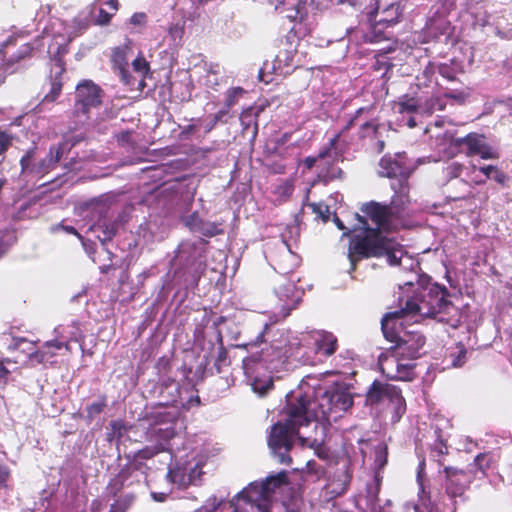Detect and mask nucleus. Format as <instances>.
Here are the masks:
<instances>
[{
  "label": "nucleus",
  "instance_id": "4c0bfd02",
  "mask_svg": "<svg viewBox=\"0 0 512 512\" xmlns=\"http://www.w3.org/2000/svg\"><path fill=\"white\" fill-rule=\"evenodd\" d=\"M374 464L378 470L383 469L388 462V447L385 443H380L375 447Z\"/></svg>",
  "mask_w": 512,
  "mask_h": 512
},
{
  "label": "nucleus",
  "instance_id": "8fccbe9b",
  "mask_svg": "<svg viewBox=\"0 0 512 512\" xmlns=\"http://www.w3.org/2000/svg\"><path fill=\"white\" fill-rule=\"evenodd\" d=\"M438 72L443 78L447 79L448 81L452 82L457 80L455 69L448 64L439 65Z\"/></svg>",
  "mask_w": 512,
  "mask_h": 512
},
{
  "label": "nucleus",
  "instance_id": "9b49d317",
  "mask_svg": "<svg viewBox=\"0 0 512 512\" xmlns=\"http://www.w3.org/2000/svg\"><path fill=\"white\" fill-rule=\"evenodd\" d=\"M452 144L468 157L479 155L485 160L499 158V153L486 142L483 134L471 132L464 137L455 138Z\"/></svg>",
  "mask_w": 512,
  "mask_h": 512
},
{
  "label": "nucleus",
  "instance_id": "c756f323",
  "mask_svg": "<svg viewBox=\"0 0 512 512\" xmlns=\"http://www.w3.org/2000/svg\"><path fill=\"white\" fill-rule=\"evenodd\" d=\"M195 216L196 212H194V227H196L203 236L213 237L224 233V229L221 227V224L215 222H205L202 220L196 222Z\"/></svg>",
  "mask_w": 512,
  "mask_h": 512
},
{
  "label": "nucleus",
  "instance_id": "f03ea898",
  "mask_svg": "<svg viewBox=\"0 0 512 512\" xmlns=\"http://www.w3.org/2000/svg\"><path fill=\"white\" fill-rule=\"evenodd\" d=\"M355 217L359 225L353 228V234L349 238V271H356L359 262L370 258L385 257L389 265H400L404 255L403 246L395 238L384 235L379 228L369 227L365 217L357 213Z\"/></svg>",
  "mask_w": 512,
  "mask_h": 512
},
{
  "label": "nucleus",
  "instance_id": "39448f33",
  "mask_svg": "<svg viewBox=\"0 0 512 512\" xmlns=\"http://www.w3.org/2000/svg\"><path fill=\"white\" fill-rule=\"evenodd\" d=\"M295 403L302 404V414L310 412L313 415L309 418L312 421H336L353 405V397L345 390L333 388L323 391L319 389L309 393H299L291 396Z\"/></svg>",
  "mask_w": 512,
  "mask_h": 512
},
{
  "label": "nucleus",
  "instance_id": "69168bd1",
  "mask_svg": "<svg viewBox=\"0 0 512 512\" xmlns=\"http://www.w3.org/2000/svg\"><path fill=\"white\" fill-rule=\"evenodd\" d=\"M129 503L126 501H117L110 506L108 512H127Z\"/></svg>",
  "mask_w": 512,
  "mask_h": 512
},
{
  "label": "nucleus",
  "instance_id": "680f3d73",
  "mask_svg": "<svg viewBox=\"0 0 512 512\" xmlns=\"http://www.w3.org/2000/svg\"><path fill=\"white\" fill-rule=\"evenodd\" d=\"M58 229H61L68 234L75 235L79 239H82V235L73 226L63 225L62 223H60L52 227V231L54 232L57 231Z\"/></svg>",
  "mask_w": 512,
  "mask_h": 512
},
{
  "label": "nucleus",
  "instance_id": "2f4dec72",
  "mask_svg": "<svg viewBox=\"0 0 512 512\" xmlns=\"http://www.w3.org/2000/svg\"><path fill=\"white\" fill-rule=\"evenodd\" d=\"M215 150L213 148H200L194 150V164L200 163L204 167H213L216 162Z\"/></svg>",
  "mask_w": 512,
  "mask_h": 512
},
{
  "label": "nucleus",
  "instance_id": "c03bdc74",
  "mask_svg": "<svg viewBox=\"0 0 512 512\" xmlns=\"http://www.w3.org/2000/svg\"><path fill=\"white\" fill-rule=\"evenodd\" d=\"M133 70L141 76H146L150 71V65L143 55L137 56L132 61Z\"/></svg>",
  "mask_w": 512,
  "mask_h": 512
},
{
  "label": "nucleus",
  "instance_id": "e433bc0d",
  "mask_svg": "<svg viewBox=\"0 0 512 512\" xmlns=\"http://www.w3.org/2000/svg\"><path fill=\"white\" fill-rule=\"evenodd\" d=\"M246 93L247 92L242 87H233L228 89L225 95V107H227V109L232 108Z\"/></svg>",
  "mask_w": 512,
  "mask_h": 512
},
{
  "label": "nucleus",
  "instance_id": "ea45409f",
  "mask_svg": "<svg viewBox=\"0 0 512 512\" xmlns=\"http://www.w3.org/2000/svg\"><path fill=\"white\" fill-rule=\"evenodd\" d=\"M164 449V445L158 443L152 446H145L144 448L138 450L135 453V455L141 460H149L152 459L154 456L158 455L159 453L163 452Z\"/></svg>",
  "mask_w": 512,
  "mask_h": 512
},
{
  "label": "nucleus",
  "instance_id": "bf43d9fd",
  "mask_svg": "<svg viewBox=\"0 0 512 512\" xmlns=\"http://www.w3.org/2000/svg\"><path fill=\"white\" fill-rule=\"evenodd\" d=\"M333 222L335 223V225L337 226V228L339 230H342L343 231V236L344 237H349L353 234V228L350 229L348 227H346L343 223V221L338 217V215L335 213L334 216H333Z\"/></svg>",
  "mask_w": 512,
  "mask_h": 512
},
{
  "label": "nucleus",
  "instance_id": "6e6d98bb",
  "mask_svg": "<svg viewBox=\"0 0 512 512\" xmlns=\"http://www.w3.org/2000/svg\"><path fill=\"white\" fill-rule=\"evenodd\" d=\"M221 502L217 501L216 497L209 498L205 505L200 507L194 512H215V510L220 506Z\"/></svg>",
  "mask_w": 512,
  "mask_h": 512
},
{
  "label": "nucleus",
  "instance_id": "ddd939ff",
  "mask_svg": "<svg viewBox=\"0 0 512 512\" xmlns=\"http://www.w3.org/2000/svg\"><path fill=\"white\" fill-rule=\"evenodd\" d=\"M379 174L382 177L395 178L393 184L407 183L411 174V169L406 163V157L397 154L395 157L385 155L379 162Z\"/></svg>",
  "mask_w": 512,
  "mask_h": 512
},
{
  "label": "nucleus",
  "instance_id": "f257e3e1",
  "mask_svg": "<svg viewBox=\"0 0 512 512\" xmlns=\"http://www.w3.org/2000/svg\"><path fill=\"white\" fill-rule=\"evenodd\" d=\"M399 290L398 313L437 318L452 327L458 326L459 311L449 299L451 294L445 285L434 282L428 275H419L416 282H406Z\"/></svg>",
  "mask_w": 512,
  "mask_h": 512
},
{
  "label": "nucleus",
  "instance_id": "3c124183",
  "mask_svg": "<svg viewBox=\"0 0 512 512\" xmlns=\"http://www.w3.org/2000/svg\"><path fill=\"white\" fill-rule=\"evenodd\" d=\"M466 354H467V350L464 346H460L459 349H458V352L457 354H451V358H452V365L454 367H461L465 361H466Z\"/></svg>",
  "mask_w": 512,
  "mask_h": 512
},
{
  "label": "nucleus",
  "instance_id": "79ce46f5",
  "mask_svg": "<svg viewBox=\"0 0 512 512\" xmlns=\"http://www.w3.org/2000/svg\"><path fill=\"white\" fill-rule=\"evenodd\" d=\"M36 153V147H32L20 159L22 173L34 174V164H32Z\"/></svg>",
  "mask_w": 512,
  "mask_h": 512
},
{
  "label": "nucleus",
  "instance_id": "dca6fc26",
  "mask_svg": "<svg viewBox=\"0 0 512 512\" xmlns=\"http://www.w3.org/2000/svg\"><path fill=\"white\" fill-rule=\"evenodd\" d=\"M313 347L316 355L325 359L333 356L339 348L338 338L332 332L320 330L312 333Z\"/></svg>",
  "mask_w": 512,
  "mask_h": 512
},
{
  "label": "nucleus",
  "instance_id": "5fc2aeb1",
  "mask_svg": "<svg viewBox=\"0 0 512 512\" xmlns=\"http://www.w3.org/2000/svg\"><path fill=\"white\" fill-rule=\"evenodd\" d=\"M375 484L374 486H369L367 488V496L372 500V501H378V495H379V492H380V487H381V478L379 477L378 474L375 475Z\"/></svg>",
  "mask_w": 512,
  "mask_h": 512
},
{
  "label": "nucleus",
  "instance_id": "2eb2a0df",
  "mask_svg": "<svg viewBox=\"0 0 512 512\" xmlns=\"http://www.w3.org/2000/svg\"><path fill=\"white\" fill-rule=\"evenodd\" d=\"M361 211L379 228L380 231L386 230L394 221H396L388 205L371 201L361 207Z\"/></svg>",
  "mask_w": 512,
  "mask_h": 512
},
{
  "label": "nucleus",
  "instance_id": "aec40b11",
  "mask_svg": "<svg viewBox=\"0 0 512 512\" xmlns=\"http://www.w3.org/2000/svg\"><path fill=\"white\" fill-rule=\"evenodd\" d=\"M263 110V106H250L241 112L239 119L243 134L251 133L252 138L257 136L258 118Z\"/></svg>",
  "mask_w": 512,
  "mask_h": 512
},
{
  "label": "nucleus",
  "instance_id": "7ed1b4c3",
  "mask_svg": "<svg viewBox=\"0 0 512 512\" xmlns=\"http://www.w3.org/2000/svg\"><path fill=\"white\" fill-rule=\"evenodd\" d=\"M194 321L197 327L194 330V349L199 348L196 356L197 373L202 378L207 367L212 363L217 373L227 361L228 352L222 341V334L218 325L223 317H217L206 308L194 309Z\"/></svg>",
  "mask_w": 512,
  "mask_h": 512
},
{
  "label": "nucleus",
  "instance_id": "b1692460",
  "mask_svg": "<svg viewBox=\"0 0 512 512\" xmlns=\"http://www.w3.org/2000/svg\"><path fill=\"white\" fill-rule=\"evenodd\" d=\"M435 434L437 439L429 448V457L436 462L439 467H445V457L449 454L447 440L441 435V430L436 428Z\"/></svg>",
  "mask_w": 512,
  "mask_h": 512
},
{
  "label": "nucleus",
  "instance_id": "423d86ee",
  "mask_svg": "<svg viewBox=\"0 0 512 512\" xmlns=\"http://www.w3.org/2000/svg\"><path fill=\"white\" fill-rule=\"evenodd\" d=\"M406 317L409 316L398 313V310L388 312L381 320V329L384 338L394 343L393 352L409 361H414L424 354L426 337L420 331L404 329L399 321Z\"/></svg>",
  "mask_w": 512,
  "mask_h": 512
},
{
  "label": "nucleus",
  "instance_id": "9d476101",
  "mask_svg": "<svg viewBox=\"0 0 512 512\" xmlns=\"http://www.w3.org/2000/svg\"><path fill=\"white\" fill-rule=\"evenodd\" d=\"M379 365L382 374L390 380L413 381L417 376L416 364L398 356L395 352L384 358L380 357Z\"/></svg>",
  "mask_w": 512,
  "mask_h": 512
},
{
  "label": "nucleus",
  "instance_id": "49530a36",
  "mask_svg": "<svg viewBox=\"0 0 512 512\" xmlns=\"http://www.w3.org/2000/svg\"><path fill=\"white\" fill-rule=\"evenodd\" d=\"M14 136L12 133L0 129V156L4 155L12 146Z\"/></svg>",
  "mask_w": 512,
  "mask_h": 512
},
{
  "label": "nucleus",
  "instance_id": "72a5a7b5",
  "mask_svg": "<svg viewBox=\"0 0 512 512\" xmlns=\"http://www.w3.org/2000/svg\"><path fill=\"white\" fill-rule=\"evenodd\" d=\"M68 53V45L60 44L57 47V50L52 54L51 60L54 62V65L58 68L56 75L62 76L66 71V63L64 60V56Z\"/></svg>",
  "mask_w": 512,
  "mask_h": 512
},
{
  "label": "nucleus",
  "instance_id": "f704fd0d",
  "mask_svg": "<svg viewBox=\"0 0 512 512\" xmlns=\"http://www.w3.org/2000/svg\"><path fill=\"white\" fill-rule=\"evenodd\" d=\"M379 127V123L374 119L365 120L362 123H359V138L366 139L376 137Z\"/></svg>",
  "mask_w": 512,
  "mask_h": 512
},
{
  "label": "nucleus",
  "instance_id": "6e6552de",
  "mask_svg": "<svg viewBox=\"0 0 512 512\" xmlns=\"http://www.w3.org/2000/svg\"><path fill=\"white\" fill-rule=\"evenodd\" d=\"M366 404L384 405L391 414L392 422H398L406 412V401L399 387L374 380L366 393Z\"/></svg>",
  "mask_w": 512,
  "mask_h": 512
},
{
  "label": "nucleus",
  "instance_id": "393cba45",
  "mask_svg": "<svg viewBox=\"0 0 512 512\" xmlns=\"http://www.w3.org/2000/svg\"><path fill=\"white\" fill-rule=\"evenodd\" d=\"M386 13H393L394 16H387L384 18H381L372 28V35L370 36L371 42H379L383 39H388V36L384 34L382 31V28L385 27H392L398 22V13L397 8H394L393 6L389 7L386 11Z\"/></svg>",
  "mask_w": 512,
  "mask_h": 512
},
{
  "label": "nucleus",
  "instance_id": "338daca9",
  "mask_svg": "<svg viewBox=\"0 0 512 512\" xmlns=\"http://www.w3.org/2000/svg\"><path fill=\"white\" fill-rule=\"evenodd\" d=\"M130 22L134 25H142L146 22V15L144 13H135L131 16Z\"/></svg>",
  "mask_w": 512,
  "mask_h": 512
},
{
  "label": "nucleus",
  "instance_id": "473e14b6",
  "mask_svg": "<svg viewBox=\"0 0 512 512\" xmlns=\"http://www.w3.org/2000/svg\"><path fill=\"white\" fill-rule=\"evenodd\" d=\"M251 387L254 392L258 393L260 396H264L274 388L273 379L270 375L263 378L254 377L251 382Z\"/></svg>",
  "mask_w": 512,
  "mask_h": 512
},
{
  "label": "nucleus",
  "instance_id": "e2e57ef3",
  "mask_svg": "<svg viewBox=\"0 0 512 512\" xmlns=\"http://www.w3.org/2000/svg\"><path fill=\"white\" fill-rule=\"evenodd\" d=\"M436 72V66L434 63L432 62H428V64L426 65V67L424 68L423 72H422V78L428 82L431 81L432 77L434 76Z\"/></svg>",
  "mask_w": 512,
  "mask_h": 512
},
{
  "label": "nucleus",
  "instance_id": "09e8293b",
  "mask_svg": "<svg viewBox=\"0 0 512 512\" xmlns=\"http://www.w3.org/2000/svg\"><path fill=\"white\" fill-rule=\"evenodd\" d=\"M464 170V165L459 162H452L445 168L446 176L449 179L458 178Z\"/></svg>",
  "mask_w": 512,
  "mask_h": 512
},
{
  "label": "nucleus",
  "instance_id": "5701e85b",
  "mask_svg": "<svg viewBox=\"0 0 512 512\" xmlns=\"http://www.w3.org/2000/svg\"><path fill=\"white\" fill-rule=\"evenodd\" d=\"M136 474L137 473L134 470H132L130 465L126 463L115 475V477L109 481L107 485V490L113 497H116L122 491L125 485L133 484V482H128V480L131 477L136 476Z\"/></svg>",
  "mask_w": 512,
  "mask_h": 512
},
{
  "label": "nucleus",
  "instance_id": "a18cd8bd",
  "mask_svg": "<svg viewBox=\"0 0 512 512\" xmlns=\"http://www.w3.org/2000/svg\"><path fill=\"white\" fill-rule=\"evenodd\" d=\"M127 463L130 465L132 470H134L136 473H140L143 476V478L146 479L149 467L144 462V460H141L134 454Z\"/></svg>",
  "mask_w": 512,
  "mask_h": 512
},
{
  "label": "nucleus",
  "instance_id": "4d7b16f0",
  "mask_svg": "<svg viewBox=\"0 0 512 512\" xmlns=\"http://www.w3.org/2000/svg\"><path fill=\"white\" fill-rule=\"evenodd\" d=\"M169 35L173 41H180L184 35V25L179 23L172 25L169 28Z\"/></svg>",
  "mask_w": 512,
  "mask_h": 512
},
{
  "label": "nucleus",
  "instance_id": "6ab92c4d",
  "mask_svg": "<svg viewBox=\"0 0 512 512\" xmlns=\"http://www.w3.org/2000/svg\"><path fill=\"white\" fill-rule=\"evenodd\" d=\"M64 149L65 143L51 146L48 154L38 163L34 164V174L43 176L55 169L63 156Z\"/></svg>",
  "mask_w": 512,
  "mask_h": 512
},
{
  "label": "nucleus",
  "instance_id": "37998d69",
  "mask_svg": "<svg viewBox=\"0 0 512 512\" xmlns=\"http://www.w3.org/2000/svg\"><path fill=\"white\" fill-rule=\"evenodd\" d=\"M490 464H491V456L488 453H479L474 458V464L473 465L475 467V471L472 470L474 472V475L476 476V472L477 471H479L483 475H485L487 469L490 468Z\"/></svg>",
  "mask_w": 512,
  "mask_h": 512
},
{
  "label": "nucleus",
  "instance_id": "13d9d810",
  "mask_svg": "<svg viewBox=\"0 0 512 512\" xmlns=\"http://www.w3.org/2000/svg\"><path fill=\"white\" fill-rule=\"evenodd\" d=\"M118 225L116 223H110L104 226L103 234L104 241H110L117 234Z\"/></svg>",
  "mask_w": 512,
  "mask_h": 512
},
{
  "label": "nucleus",
  "instance_id": "a211bd4d",
  "mask_svg": "<svg viewBox=\"0 0 512 512\" xmlns=\"http://www.w3.org/2000/svg\"><path fill=\"white\" fill-rule=\"evenodd\" d=\"M352 477L353 471L348 464L341 472L336 473L333 478L329 480L326 486L327 493L331 495L332 498L342 496L347 492Z\"/></svg>",
  "mask_w": 512,
  "mask_h": 512
},
{
  "label": "nucleus",
  "instance_id": "0e129e2a",
  "mask_svg": "<svg viewBox=\"0 0 512 512\" xmlns=\"http://www.w3.org/2000/svg\"><path fill=\"white\" fill-rule=\"evenodd\" d=\"M111 18H112V14L101 8L99 10V14L96 19V23L99 25H107L110 23Z\"/></svg>",
  "mask_w": 512,
  "mask_h": 512
},
{
  "label": "nucleus",
  "instance_id": "4be33fe9",
  "mask_svg": "<svg viewBox=\"0 0 512 512\" xmlns=\"http://www.w3.org/2000/svg\"><path fill=\"white\" fill-rule=\"evenodd\" d=\"M64 346L66 345L63 342L57 340L47 341L40 349L30 353L29 359L38 364L50 362L56 356L57 351L61 350Z\"/></svg>",
  "mask_w": 512,
  "mask_h": 512
},
{
  "label": "nucleus",
  "instance_id": "c9c22d12",
  "mask_svg": "<svg viewBox=\"0 0 512 512\" xmlns=\"http://www.w3.org/2000/svg\"><path fill=\"white\" fill-rule=\"evenodd\" d=\"M107 407V396L100 395L97 401L86 407L87 419L92 421L96 416L100 415Z\"/></svg>",
  "mask_w": 512,
  "mask_h": 512
},
{
  "label": "nucleus",
  "instance_id": "0eeeda50",
  "mask_svg": "<svg viewBox=\"0 0 512 512\" xmlns=\"http://www.w3.org/2000/svg\"><path fill=\"white\" fill-rule=\"evenodd\" d=\"M270 330L271 325L266 323L254 340L237 345L249 354L243 359L246 369H251L254 364H261L266 369L272 370L286 362L288 358L286 344H282V341L279 344L274 342L266 344L265 336Z\"/></svg>",
  "mask_w": 512,
  "mask_h": 512
},
{
  "label": "nucleus",
  "instance_id": "052dcab7",
  "mask_svg": "<svg viewBox=\"0 0 512 512\" xmlns=\"http://www.w3.org/2000/svg\"><path fill=\"white\" fill-rule=\"evenodd\" d=\"M340 135H341V133H338L333 138H331L329 141V146L326 149H324L318 153V157L320 159H324L329 154L330 150L334 149L336 147L337 142L340 138Z\"/></svg>",
  "mask_w": 512,
  "mask_h": 512
},
{
  "label": "nucleus",
  "instance_id": "20e7f679",
  "mask_svg": "<svg viewBox=\"0 0 512 512\" xmlns=\"http://www.w3.org/2000/svg\"><path fill=\"white\" fill-rule=\"evenodd\" d=\"M302 404L295 403L292 397L287 400L284 407L285 421H278L272 427L268 436V446L277 457L278 462L285 465L292 463L290 451L295 439L299 436V429L309 425L310 412L302 414Z\"/></svg>",
  "mask_w": 512,
  "mask_h": 512
},
{
  "label": "nucleus",
  "instance_id": "7c9ffc66",
  "mask_svg": "<svg viewBox=\"0 0 512 512\" xmlns=\"http://www.w3.org/2000/svg\"><path fill=\"white\" fill-rule=\"evenodd\" d=\"M479 171L483 173L486 178L495 180L501 186H507L509 177L506 173L500 170L497 166L486 165L479 168Z\"/></svg>",
  "mask_w": 512,
  "mask_h": 512
},
{
  "label": "nucleus",
  "instance_id": "a878e982",
  "mask_svg": "<svg viewBox=\"0 0 512 512\" xmlns=\"http://www.w3.org/2000/svg\"><path fill=\"white\" fill-rule=\"evenodd\" d=\"M166 478L179 489H186L192 483V469L185 466H177L169 469Z\"/></svg>",
  "mask_w": 512,
  "mask_h": 512
},
{
  "label": "nucleus",
  "instance_id": "cd10ccee",
  "mask_svg": "<svg viewBox=\"0 0 512 512\" xmlns=\"http://www.w3.org/2000/svg\"><path fill=\"white\" fill-rule=\"evenodd\" d=\"M288 482L289 479L286 471L268 476L261 484V494L264 497H268L270 494L274 493L276 489L287 485Z\"/></svg>",
  "mask_w": 512,
  "mask_h": 512
},
{
  "label": "nucleus",
  "instance_id": "412c9836",
  "mask_svg": "<svg viewBox=\"0 0 512 512\" xmlns=\"http://www.w3.org/2000/svg\"><path fill=\"white\" fill-rule=\"evenodd\" d=\"M395 106L397 107V111L400 114L419 113L422 115V96H420L417 91L403 94L399 97L398 101L395 103Z\"/></svg>",
  "mask_w": 512,
  "mask_h": 512
},
{
  "label": "nucleus",
  "instance_id": "f3484780",
  "mask_svg": "<svg viewBox=\"0 0 512 512\" xmlns=\"http://www.w3.org/2000/svg\"><path fill=\"white\" fill-rule=\"evenodd\" d=\"M394 190V195L388 205L395 220H400L404 217L406 208L410 203L409 199V184H391Z\"/></svg>",
  "mask_w": 512,
  "mask_h": 512
},
{
  "label": "nucleus",
  "instance_id": "864d4df0",
  "mask_svg": "<svg viewBox=\"0 0 512 512\" xmlns=\"http://www.w3.org/2000/svg\"><path fill=\"white\" fill-rule=\"evenodd\" d=\"M368 111H369V109L365 108V107H361V108L357 109L355 114L353 115V117L347 122V124L344 126V128L342 129V131L340 133L342 134V133L350 130L353 126L359 124V119H360L361 115Z\"/></svg>",
  "mask_w": 512,
  "mask_h": 512
},
{
  "label": "nucleus",
  "instance_id": "58836bf2",
  "mask_svg": "<svg viewBox=\"0 0 512 512\" xmlns=\"http://www.w3.org/2000/svg\"><path fill=\"white\" fill-rule=\"evenodd\" d=\"M393 63L386 57L385 53H380L375 56V63L373 68L375 71L380 72L384 77L392 68Z\"/></svg>",
  "mask_w": 512,
  "mask_h": 512
},
{
  "label": "nucleus",
  "instance_id": "bb28decb",
  "mask_svg": "<svg viewBox=\"0 0 512 512\" xmlns=\"http://www.w3.org/2000/svg\"><path fill=\"white\" fill-rule=\"evenodd\" d=\"M337 4H348L360 14H365L372 20L379 9L378 0H335Z\"/></svg>",
  "mask_w": 512,
  "mask_h": 512
},
{
  "label": "nucleus",
  "instance_id": "f8f14e48",
  "mask_svg": "<svg viewBox=\"0 0 512 512\" xmlns=\"http://www.w3.org/2000/svg\"><path fill=\"white\" fill-rule=\"evenodd\" d=\"M445 492L452 498H462L469 489L470 484L475 479L472 469L466 471L452 466H445Z\"/></svg>",
  "mask_w": 512,
  "mask_h": 512
},
{
  "label": "nucleus",
  "instance_id": "774afa93",
  "mask_svg": "<svg viewBox=\"0 0 512 512\" xmlns=\"http://www.w3.org/2000/svg\"><path fill=\"white\" fill-rule=\"evenodd\" d=\"M343 174V171L340 168L333 169L332 173H327L324 175V178L326 181H332L337 178H341Z\"/></svg>",
  "mask_w": 512,
  "mask_h": 512
},
{
  "label": "nucleus",
  "instance_id": "1a4fd4ad",
  "mask_svg": "<svg viewBox=\"0 0 512 512\" xmlns=\"http://www.w3.org/2000/svg\"><path fill=\"white\" fill-rule=\"evenodd\" d=\"M105 96L104 90L92 80L84 79L76 85L72 114L78 123L90 118V111L99 108Z\"/></svg>",
  "mask_w": 512,
  "mask_h": 512
},
{
  "label": "nucleus",
  "instance_id": "c85d7f7f",
  "mask_svg": "<svg viewBox=\"0 0 512 512\" xmlns=\"http://www.w3.org/2000/svg\"><path fill=\"white\" fill-rule=\"evenodd\" d=\"M445 107L446 103L440 96L422 97V115L431 116L435 111H442Z\"/></svg>",
  "mask_w": 512,
  "mask_h": 512
},
{
  "label": "nucleus",
  "instance_id": "4468645a",
  "mask_svg": "<svg viewBox=\"0 0 512 512\" xmlns=\"http://www.w3.org/2000/svg\"><path fill=\"white\" fill-rule=\"evenodd\" d=\"M131 52L132 48L125 44L114 47L110 56L113 70L119 74L122 83L127 86H133L135 83L134 77L129 72L128 59Z\"/></svg>",
  "mask_w": 512,
  "mask_h": 512
},
{
  "label": "nucleus",
  "instance_id": "603ef678",
  "mask_svg": "<svg viewBox=\"0 0 512 512\" xmlns=\"http://www.w3.org/2000/svg\"><path fill=\"white\" fill-rule=\"evenodd\" d=\"M215 125L216 123H214L213 119L209 116L206 119L198 120L197 123H194V132L202 129L204 133H208Z\"/></svg>",
  "mask_w": 512,
  "mask_h": 512
},
{
  "label": "nucleus",
  "instance_id": "de8ad7c7",
  "mask_svg": "<svg viewBox=\"0 0 512 512\" xmlns=\"http://www.w3.org/2000/svg\"><path fill=\"white\" fill-rule=\"evenodd\" d=\"M11 478V470L10 468L0 463V492L7 491L9 489V480Z\"/></svg>",
  "mask_w": 512,
  "mask_h": 512
},
{
  "label": "nucleus",
  "instance_id": "a19ab883",
  "mask_svg": "<svg viewBox=\"0 0 512 512\" xmlns=\"http://www.w3.org/2000/svg\"><path fill=\"white\" fill-rule=\"evenodd\" d=\"M62 88L63 83L61 81V76L55 75L51 82L50 91L44 96L43 102H54L60 96Z\"/></svg>",
  "mask_w": 512,
  "mask_h": 512
}]
</instances>
